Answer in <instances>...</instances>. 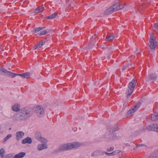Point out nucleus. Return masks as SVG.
Masks as SVG:
<instances>
[{"mask_svg": "<svg viewBox=\"0 0 158 158\" xmlns=\"http://www.w3.org/2000/svg\"><path fill=\"white\" fill-rule=\"evenodd\" d=\"M6 71V69L2 68L1 67H0V71H2V72L4 73L5 71Z\"/></svg>", "mask_w": 158, "mask_h": 158, "instance_id": "obj_36", "label": "nucleus"}, {"mask_svg": "<svg viewBox=\"0 0 158 158\" xmlns=\"http://www.w3.org/2000/svg\"><path fill=\"white\" fill-rule=\"evenodd\" d=\"M68 144L69 150H71L73 149H77L81 146L82 145L81 143L78 142L69 143H68Z\"/></svg>", "mask_w": 158, "mask_h": 158, "instance_id": "obj_8", "label": "nucleus"}, {"mask_svg": "<svg viewBox=\"0 0 158 158\" xmlns=\"http://www.w3.org/2000/svg\"><path fill=\"white\" fill-rule=\"evenodd\" d=\"M24 133L21 131H19L17 132L16 133V137L17 140H19L21 139L24 136Z\"/></svg>", "mask_w": 158, "mask_h": 158, "instance_id": "obj_12", "label": "nucleus"}, {"mask_svg": "<svg viewBox=\"0 0 158 158\" xmlns=\"http://www.w3.org/2000/svg\"><path fill=\"white\" fill-rule=\"evenodd\" d=\"M136 83L137 81L135 79H133L129 83L128 86V94L127 95V98L133 93Z\"/></svg>", "mask_w": 158, "mask_h": 158, "instance_id": "obj_4", "label": "nucleus"}, {"mask_svg": "<svg viewBox=\"0 0 158 158\" xmlns=\"http://www.w3.org/2000/svg\"><path fill=\"white\" fill-rule=\"evenodd\" d=\"M19 113L22 120L28 119L33 114L32 110L27 108L22 109L20 110Z\"/></svg>", "mask_w": 158, "mask_h": 158, "instance_id": "obj_2", "label": "nucleus"}, {"mask_svg": "<svg viewBox=\"0 0 158 158\" xmlns=\"http://www.w3.org/2000/svg\"><path fill=\"white\" fill-rule=\"evenodd\" d=\"M1 45H0V49H1Z\"/></svg>", "mask_w": 158, "mask_h": 158, "instance_id": "obj_40", "label": "nucleus"}, {"mask_svg": "<svg viewBox=\"0 0 158 158\" xmlns=\"http://www.w3.org/2000/svg\"><path fill=\"white\" fill-rule=\"evenodd\" d=\"M157 77V76L155 73H151L147 78L146 81H148L151 80L155 81L156 80Z\"/></svg>", "mask_w": 158, "mask_h": 158, "instance_id": "obj_10", "label": "nucleus"}, {"mask_svg": "<svg viewBox=\"0 0 158 158\" xmlns=\"http://www.w3.org/2000/svg\"><path fill=\"white\" fill-rule=\"evenodd\" d=\"M114 150V148L113 147H111L110 149L108 148L107 149V151L110 152L111 151H112Z\"/></svg>", "mask_w": 158, "mask_h": 158, "instance_id": "obj_33", "label": "nucleus"}, {"mask_svg": "<svg viewBox=\"0 0 158 158\" xmlns=\"http://www.w3.org/2000/svg\"><path fill=\"white\" fill-rule=\"evenodd\" d=\"M154 27L158 29V23H155L154 24Z\"/></svg>", "mask_w": 158, "mask_h": 158, "instance_id": "obj_35", "label": "nucleus"}, {"mask_svg": "<svg viewBox=\"0 0 158 158\" xmlns=\"http://www.w3.org/2000/svg\"><path fill=\"white\" fill-rule=\"evenodd\" d=\"M57 14V13H55L52 14L50 15L49 16H48L47 18V19H53L56 16Z\"/></svg>", "mask_w": 158, "mask_h": 158, "instance_id": "obj_24", "label": "nucleus"}, {"mask_svg": "<svg viewBox=\"0 0 158 158\" xmlns=\"http://www.w3.org/2000/svg\"><path fill=\"white\" fill-rule=\"evenodd\" d=\"M45 41L43 40L41 41L39 43H38L35 46L36 48H37L41 47L43 45L45 44Z\"/></svg>", "mask_w": 158, "mask_h": 158, "instance_id": "obj_20", "label": "nucleus"}, {"mask_svg": "<svg viewBox=\"0 0 158 158\" xmlns=\"http://www.w3.org/2000/svg\"><path fill=\"white\" fill-rule=\"evenodd\" d=\"M69 144H65L61 145L59 146L58 150L60 151H64L69 150Z\"/></svg>", "mask_w": 158, "mask_h": 158, "instance_id": "obj_9", "label": "nucleus"}, {"mask_svg": "<svg viewBox=\"0 0 158 158\" xmlns=\"http://www.w3.org/2000/svg\"><path fill=\"white\" fill-rule=\"evenodd\" d=\"M104 154H105L106 155L110 156H111V153H109L105 152H102V155Z\"/></svg>", "mask_w": 158, "mask_h": 158, "instance_id": "obj_34", "label": "nucleus"}, {"mask_svg": "<svg viewBox=\"0 0 158 158\" xmlns=\"http://www.w3.org/2000/svg\"><path fill=\"white\" fill-rule=\"evenodd\" d=\"M98 155H102V152L98 150L94 152L92 154V156H97Z\"/></svg>", "mask_w": 158, "mask_h": 158, "instance_id": "obj_23", "label": "nucleus"}, {"mask_svg": "<svg viewBox=\"0 0 158 158\" xmlns=\"http://www.w3.org/2000/svg\"><path fill=\"white\" fill-rule=\"evenodd\" d=\"M124 6L125 5L123 6L121 5L120 2H117L113 6L105 10L104 14L106 15H108L114 11H116L123 8Z\"/></svg>", "mask_w": 158, "mask_h": 158, "instance_id": "obj_1", "label": "nucleus"}, {"mask_svg": "<svg viewBox=\"0 0 158 158\" xmlns=\"http://www.w3.org/2000/svg\"><path fill=\"white\" fill-rule=\"evenodd\" d=\"M19 113L16 114H15L13 117V119L15 121L22 120Z\"/></svg>", "mask_w": 158, "mask_h": 158, "instance_id": "obj_17", "label": "nucleus"}, {"mask_svg": "<svg viewBox=\"0 0 158 158\" xmlns=\"http://www.w3.org/2000/svg\"><path fill=\"white\" fill-rule=\"evenodd\" d=\"M31 75L29 72H27L22 74H17V76H19L23 78H28Z\"/></svg>", "mask_w": 158, "mask_h": 158, "instance_id": "obj_13", "label": "nucleus"}, {"mask_svg": "<svg viewBox=\"0 0 158 158\" xmlns=\"http://www.w3.org/2000/svg\"><path fill=\"white\" fill-rule=\"evenodd\" d=\"M122 69L123 70H124L125 69V68H123Z\"/></svg>", "mask_w": 158, "mask_h": 158, "instance_id": "obj_39", "label": "nucleus"}, {"mask_svg": "<svg viewBox=\"0 0 158 158\" xmlns=\"http://www.w3.org/2000/svg\"><path fill=\"white\" fill-rule=\"evenodd\" d=\"M146 145L144 144H137L136 145V147H134V150H135L136 149V148H137L139 147H141L143 146H145Z\"/></svg>", "mask_w": 158, "mask_h": 158, "instance_id": "obj_32", "label": "nucleus"}, {"mask_svg": "<svg viewBox=\"0 0 158 158\" xmlns=\"http://www.w3.org/2000/svg\"><path fill=\"white\" fill-rule=\"evenodd\" d=\"M40 33L39 34V35H44L46 34L47 32L45 30H44L43 31L40 32Z\"/></svg>", "mask_w": 158, "mask_h": 158, "instance_id": "obj_31", "label": "nucleus"}, {"mask_svg": "<svg viewBox=\"0 0 158 158\" xmlns=\"http://www.w3.org/2000/svg\"><path fill=\"white\" fill-rule=\"evenodd\" d=\"M26 154V153L24 152H21L16 155L14 158H22L25 156Z\"/></svg>", "mask_w": 158, "mask_h": 158, "instance_id": "obj_15", "label": "nucleus"}, {"mask_svg": "<svg viewBox=\"0 0 158 158\" xmlns=\"http://www.w3.org/2000/svg\"><path fill=\"white\" fill-rule=\"evenodd\" d=\"M4 73L6 74V76H8L9 77H11L12 78H14L16 76H17V73H12L10 72L7 71L6 69V71L4 72Z\"/></svg>", "mask_w": 158, "mask_h": 158, "instance_id": "obj_11", "label": "nucleus"}, {"mask_svg": "<svg viewBox=\"0 0 158 158\" xmlns=\"http://www.w3.org/2000/svg\"><path fill=\"white\" fill-rule=\"evenodd\" d=\"M157 44H158V43H157L154 34H151L149 44V46L150 48L152 49H154Z\"/></svg>", "mask_w": 158, "mask_h": 158, "instance_id": "obj_3", "label": "nucleus"}, {"mask_svg": "<svg viewBox=\"0 0 158 158\" xmlns=\"http://www.w3.org/2000/svg\"><path fill=\"white\" fill-rule=\"evenodd\" d=\"M6 158H12V156L10 154H9L6 155Z\"/></svg>", "mask_w": 158, "mask_h": 158, "instance_id": "obj_38", "label": "nucleus"}, {"mask_svg": "<svg viewBox=\"0 0 158 158\" xmlns=\"http://www.w3.org/2000/svg\"><path fill=\"white\" fill-rule=\"evenodd\" d=\"M2 51H3V50L2 49Z\"/></svg>", "mask_w": 158, "mask_h": 158, "instance_id": "obj_42", "label": "nucleus"}, {"mask_svg": "<svg viewBox=\"0 0 158 158\" xmlns=\"http://www.w3.org/2000/svg\"><path fill=\"white\" fill-rule=\"evenodd\" d=\"M44 10V8L42 6H39L34 10V12L35 13H39L42 12Z\"/></svg>", "mask_w": 158, "mask_h": 158, "instance_id": "obj_19", "label": "nucleus"}, {"mask_svg": "<svg viewBox=\"0 0 158 158\" xmlns=\"http://www.w3.org/2000/svg\"><path fill=\"white\" fill-rule=\"evenodd\" d=\"M31 142L32 140L31 139L28 137L26 138L22 141V143L23 144H25L27 143H31Z\"/></svg>", "mask_w": 158, "mask_h": 158, "instance_id": "obj_18", "label": "nucleus"}, {"mask_svg": "<svg viewBox=\"0 0 158 158\" xmlns=\"http://www.w3.org/2000/svg\"><path fill=\"white\" fill-rule=\"evenodd\" d=\"M47 148V145L45 144H39L37 148L39 151H41Z\"/></svg>", "mask_w": 158, "mask_h": 158, "instance_id": "obj_14", "label": "nucleus"}, {"mask_svg": "<svg viewBox=\"0 0 158 158\" xmlns=\"http://www.w3.org/2000/svg\"><path fill=\"white\" fill-rule=\"evenodd\" d=\"M35 137L39 140H40V139H41L42 138L41 136V134L39 132H37L36 133Z\"/></svg>", "mask_w": 158, "mask_h": 158, "instance_id": "obj_26", "label": "nucleus"}, {"mask_svg": "<svg viewBox=\"0 0 158 158\" xmlns=\"http://www.w3.org/2000/svg\"><path fill=\"white\" fill-rule=\"evenodd\" d=\"M119 152L120 151L118 150L115 151L111 153V156H113L117 155L119 153Z\"/></svg>", "mask_w": 158, "mask_h": 158, "instance_id": "obj_30", "label": "nucleus"}, {"mask_svg": "<svg viewBox=\"0 0 158 158\" xmlns=\"http://www.w3.org/2000/svg\"><path fill=\"white\" fill-rule=\"evenodd\" d=\"M158 119V113H155L152 115L151 119L153 121H155Z\"/></svg>", "mask_w": 158, "mask_h": 158, "instance_id": "obj_22", "label": "nucleus"}, {"mask_svg": "<svg viewBox=\"0 0 158 158\" xmlns=\"http://www.w3.org/2000/svg\"><path fill=\"white\" fill-rule=\"evenodd\" d=\"M39 141H40L43 144H46V143L47 142V139L43 137H42L41 139H40Z\"/></svg>", "mask_w": 158, "mask_h": 158, "instance_id": "obj_27", "label": "nucleus"}, {"mask_svg": "<svg viewBox=\"0 0 158 158\" xmlns=\"http://www.w3.org/2000/svg\"><path fill=\"white\" fill-rule=\"evenodd\" d=\"M34 110L37 115L39 117H42L44 114V111L40 106H36L34 108Z\"/></svg>", "mask_w": 158, "mask_h": 158, "instance_id": "obj_6", "label": "nucleus"}, {"mask_svg": "<svg viewBox=\"0 0 158 158\" xmlns=\"http://www.w3.org/2000/svg\"><path fill=\"white\" fill-rule=\"evenodd\" d=\"M118 138V136H117V135H114L112 136V139H116Z\"/></svg>", "mask_w": 158, "mask_h": 158, "instance_id": "obj_37", "label": "nucleus"}, {"mask_svg": "<svg viewBox=\"0 0 158 158\" xmlns=\"http://www.w3.org/2000/svg\"><path fill=\"white\" fill-rule=\"evenodd\" d=\"M12 137V135L11 134H9L8 135L6 136L5 138L3 140V142H5L9 139L10 138Z\"/></svg>", "mask_w": 158, "mask_h": 158, "instance_id": "obj_29", "label": "nucleus"}, {"mask_svg": "<svg viewBox=\"0 0 158 158\" xmlns=\"http://www.w3.org/2000/svg\"><path fill=\"white\" fill-rule=\"evenodd\" d=\"M5 152L3 148H2L0 150V156L2 157H3L5 154Z\"/></svg>", "mask_w": 158, "mask_h": 158, "instance_id": "obj_28", "label": "nucleus"}, {"mask_svg": "<svg viewBox=\"0 0 158 158\" xmlns=\"http://www.w3.org/2000/svg\"><path fill=\"white\" fill-rule=\"evenodd\" d=\"M45 28V27L36 28L33 29L34 31H33L35 32V33H36L39 31Z\"/></svg>", "mask_w": 158, "mask_h": 158, "instance_id": "obj_25", "label": "nucleus"}, {"mask_svg": "<svg viewBox=\"0 0 158 158\" xmlns=\"http://www.w3.org/2000/svg\"><path fill=\"white\" fill-rule=\"evenodd\" d=\"M141 103L139 102H137L134 106H132L131 109L127 112V116L129 117L132 115L139 107Z\"/></svg>", "mask_w": 158, "mask_h": 158, "instance_id": "obj_5", "label": "nucleus"}, {"mask_svg": "<svg viewBox=\"0 0 158 158\" xmlns=\"http://www.w3.org/2000/svg\"><path fill=\"white\" fill-rule=\"evenodd\" d=\"M20 106L18 104H15L12 107V110L15 111H17L20 109Z\"/></svg>", "mask_w": 158, "mask_h": 158, "instance_id": "obj_21", "label": "nucleus"}, {"mask_svg": "<svg viewBox=\"0 0 158 158\" xmlns=\"http://www.w3.org/2000/svg\"><path fill=\"white\" fill-rule=\"evenodd\" d=\"M143 129L144 130H147L148 131H155L158 132V124H154L146 127H144Z\"/></svg>", "mask_w": 158, "mask_h": 158, "instance_id": "obj_7", "label": "nucleus"}, {"mask_svg": "<svg viewBox=\"0 0 158 158\" xmlns=\"http://www.w3.org/2000/svg\"><path fill=\"white\" fill-rule=\"evenodd\" d=\"M114 37L115 36L113 34H110L107 36L105 40L106 41H111L114 38Z\"/></svg>", "mask_w": 158, "mask_h": 158, "instance_id": "obj_16", "label": "nucleus"}, {"mask_svg": "<svg viewBox=\"0 0 158 158\" xmlns=\"http://www.w3.org/2000/svg\"><path fill=\"white\" fill-rule=\"evenodd\" d=\"M143 131H144V130H143Z\"/></svg>", "mask_w": 158, "mask_h": 158, "instance_id": "obj_41", "label": "nucleus"}]
</instances>
